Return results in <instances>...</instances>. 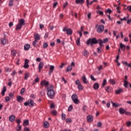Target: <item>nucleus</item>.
Listing matches in <instances>:
<instances>
[{"instance_id": "29", "label": "nucleus", "mask_w": 131, "mask_h": 131, "mask_svg": "<svg viewBox=\"0 0 131 131\" xmlns=\"http://www.w3.org/2000/svg\"><path fill=\"white\" fill-rule=\"evenodd\" d=\"M106 84H107V80H106V79H104L103 81L102 84V88H104V86H105Z\"/></svg>"}, {"instance_id": "39", "label": "nucleus", "mask_w": 131, "mask_h": 131, "mask_svg": "<svg viewBox=\"0 0 131 131\" xmlns=\"http://www.w3.org/2000/svg\"><path fill=\"white\" fill-rule=\"evenodd\" d=\"M16 122L17 124V125H20V123H21V119H18L16 120Z\"/></svg>"}, {"instance_id": "26", "label": "nucleus", "mask_w": 131, "mask_h": 131, "mask_svg": "<svg viewBox=\"0 0 131 131\" xmlns=\"http://www.w3.org/2000/svg\"><path fill=\"white\" fill-rule=\"evenodd\" d=\"M22 128V126L20 125H17L16 127H15V129L16 131H20Z\"/></svg>"}, {"instance_id": "60", "label": "nucleus", "mask_w": 131, "mask_h": 131, "mask_svg": "<svg viewBox=\"0 0 131 131\" xmlns=\"http://www.w3.org/2000/svg\"><path fill=\"white\" fill-rule=\"evenodd\" d=\"M105 91L106 92H107V93H109V86H107L105 87Z\"/></svg>"}, {"instance_id": "23", "label": "nucleus", "mask_w": 131, "mask_h": 131, "mask_svg": "<svg viewBox=\"0 0 131 131\" xmlns=\"http://www.w3.org/2000/svg\"><path fill=\"white\" fill-rule=\"evenodd\" d=\"M72 70V66H68L66 70V72H69V71H71Z\"/></svg>"}, {"instance_id": "33", "label": "nucleus", "mask_w": 131, "mask_h": 131, "mask_svg": "<svg viewBox=\"0 0 131 131\" xmlns=\"http://www.w3.org/2000/svg\"><path fill=\"white\" fill-rule=\"evenodd\" d=\"M128 18H129V15H128V17H124L123 18H120V20L121 21H126V20H127V19H128Z\"/></svg>"}, {"instance_id": "7", "label": "nucleus", "mask_w": 131, "mask_h": 131, "mask_svg": "<svg viewBox=\"0 0 131 131\" xmlns=\"http://www.w3.org/2000/svg\"><path fill=\"white\" fill-rule=\"evenodd\" d=\"M25 106H29V107H33L34 106V101L33 100L29 99L28 102L24 103Z\"/></svg>"}, {"instance_id": "15", "label": "nucleus", "mask_w": 131, "mask_h": 131, "mask_svg": "<svg viewBox=\"0 0 131 131\" xmlns=\"http://www.w3.org/2000/svg\"><path fill=\"white\" fill-rule=\"evenodd\" d=\"M55 69V66H50L49 68V74H51V73H53L54 72V70Z\"/></svg>"}, {"instance_id": "42", "label": "nucleus", "mask_w": 131, "mask_h": 131, "mask_svg": "<svg viewBox=\"0 0 131 131\" xmlns=\"http://www.w3.org/2000/svg\"><path fill=\"white\" fill-rule=\"evenodd\" d=\"M106 14H107V13H109V15L112 13V11L110 9H108L107 10L105 11Z\"/></svg>"}, {"instance_id": "56", "label": "nucleus", "mask_w": 131, "mask_h": 131, "mask_svg": "<svg viewBox=\"0 0 131 131\" xmlns=\"http://www.w3.org/2000/svg\"><path fill=\"white\" fill-rule=\"evenodd\" d=\"M75 84L78 85V84H80V82L79 81V79H77L76 81H75Z\"/></svg>"}, {"instance_id": "13", "label": "nucleus", "mask_w": 131, "mask_h": 131, "mask_svg": "<svg viewBox=\"0 0 131 131\" xmlns=\"http://www.w3.org/2000/svg\"><path fill=\"white\" fill-rule=\"evenodd\" d=\"M15 119H16V117L15 116L12 115L9 116V121H11V122H14Z\"/></svg>"}, {"instance_id": "11", "label": "nucleus", "mask_w": 131, "mask_h": 131, "mask_svg": "<svg viewBox=\"0 0 131 131\" xmlns=\"http://www.w3.org/2000/svg\"><path fill=\"white\" fill-rule=\"evenodd\" d=\"M81 79H82L83 83H84L85 84H86V83L89 82V81L86 79L85 75H83V76L81 77Z\"/></svg>"}, {"instance_id": "31", "label": "nucleus", "mask_w": 131, "mask_h": 131, "mask_svg": "<svg viewBox=\"0 0 131 131\" xmlns=\"http://www.w3.org/2000/svg\"><path fill=\"white\" fill-rule=\"evenodd\" d=\"M61 119L62 120H65V119H66V115H65V114H61Z\"/></svg>"}, {"instance_id": "17", "label": "nucleus", "mask_w": 131, "mask_h": 131, "mask_svg": "<svg viewBox=\"0 0 131 131\" xmlns=\"http://www.w3.org/2000/svg\"><path fill=\"white\" fill-rule=\"evenodd\" d=\"M30 49V45L29 44H26L24 46V50L25 51H28Z\"/></svg>"}, {"instance_id": "64", "label": "nucleus", "mask_w": 131, "mask_h": 131, "mask_svg": "<svg viewBox=\"0 0 131 131\" xmlns=\"http://www.w3.org/2000/svg\"><path fill=\"white\" fill-rule=\"evenodd\" d=\"M38 81H39V78L37 77L35 79V82H38Z\"/></svg>"}, {"instance_id": "14", "label": "nucleus", "mask_w": 131, "mask_h": 131, "mask_svg": "<svg viewBox=\"0 0 131 131\" xmlns=\"http://www.w3.org/2000/svg\"><path fill=\"white\" fill-rule=\"evenodd\" d=\"M17 102H19V103H22L23 102V100H24V98L22 97L21 96H17Z\"/></svg>"}, {"instance_id": "1", "label": "nucleus", "mask_w": 131, "mask_h": 131, "mask_svg": "<svg viewBox=\"0 0 131 131\" xmlns=\"http://www.w3.org/2000/svg\"><path fill=\"white\" fill-rule=\"evenodd\" d=\"M87 45H96L97 43H99L100 45V47H104V45H103V41L102 39H99L98 40H97L96 38H90L89 40H88L86 42Z\"/></svg>"}, {"instance_id": "48", "label": "nucleus", "mask_w": 131, "mask_h": 131, "mask_svg": "<svg viewBox=\"0 0 131 131\" xmlns=\"http://www.w3.org/2000/svg\"><path fill=\"white\" fill-rule=\"evenodd\" d=\"M23 67H24V68H25L26 69H27V68H29V65L28 64L25 63Z\"/></svg>"}, {"instance_id": "54", "label": "nucleus", "mask_w": 131, "mask_h": 131, "mask_svg": "<svg viewBox=\"0 0 131 131\" xmlns=\"http://www.w3.org/2000/svg\"><path fill=\"white\" fill-rule=\"evenodd\" d=\"M24 131H30V129H29V128H28L27 127H25L24 128Z\"/></svg>"}, {"instance_id": "52", "label": "nucleus", "mask_w": 131, "mask_h": 131, "mask_svg": "<svg viewBox=\"0 0 131 131\" xmlns=\"http://www.w3.org/2000/svg\"><path fill=\"white\" fill-rule=\"evenodd\" d=\"M117 11L118 13L120 14V6L117 7Z\"/></svg>"}, {"instance_id": "51", "label": "nucleus", "mask_w": 131, "mask_h": 131, "mask_svg": "<svg viewBox=\"0 0 131 131\" xmlns=\"http://www.w3.org/2000/svg\"><path fill=\"white\" fill-rule=\"evenodd\" d=\"M102 47L100 46V47L97 48V52L99 54H100V53H101V52H102V51H101V49H102L101 48Z\"/></svg>"}, {"instance_id": "58", "label": "nucleus", "mask_w": 131, "mask_h": 131, "mask_svg": "<svg viewBox=\"0 0 131 131\" xmlns=\"http://www.w3.org/2000/svg\"><path fill=\"white\" fill-rule=\"evenodd\" d=\"M109 40L108 38H105L103 39V41H102V43L103 42H107V41Z\"/></svg>"}, {"instance_id": "38", "label": "nucleus", "mask_w": 131, "mask_h": 131, "mask_svg": "<svg viewBox=\"0 0 131 131\" xmlns=\"http://www.w3.org/2000/svg\"><path fill=\"white\" fill-rule=\"evenodd\" d=\"M14 4V2H13V0H10L9 2V7H12L13 6V4Z\"/></svg>"}, {"instance_id": "50", "label": "nucleus", "mask_w": 131, "mask_h": 131, "mask_svg": "<svg viewBox=\"0 0 131 131\" xmlns=\"http://www.w3.org/2000/svg\"><path fill=\"white\" fill-rule=\"evenodd\" d=\"M47 47H49V45L47 43H45L43 45V48L44 49H47Z\"/></svg>"}, {"instance_id": "55", "label": "nucleus", "mask_w": 131, "mask_h": 131, "mask_svg": "<svg viewBox=\"0 0 131 131\" xmlns=\"http://www.w3.org/2000/svg\"><path fill=\"white\" fill-rule=\"evenodd\" d=\"M50 107L51 109H54V108H55V104L54 103H51L50 105Z\"/></svg>"}, {"instance_id": "49", "label": "nucleus", "mask_w": 131, "mask_h": 131, "mask_svg": "<svg viewBox=\"0 0 131 131\" xmlns=\"http://www.w3.org/2000/svg\"><path fill=\"white\" fill-rule=\"evenodd\" d=\"M90 78H91V79H92V80H93V81H96V79L95 78L94 76H93V75H91L90 76Z\"/></svg>"}, {"instance_id": "22", "label": "nucleus", "mask_w": 131, "mask_h": 131, "mask_svg": "<svg viewBox=\"0 0 131 131\" xmlns=\"http://www.w3.org/2000/svg\"><path fill=\"white\" fill-rule=\"evenodd\" d=\"M75 3L78 4H84V0H75Z\"/></svg>"}, {"instance_id": "53", "label": "nucleus", "mask_w": 131, "mask_h": 131, "mask_svg": "<svg viewBox=\"0 0 131 131\" xmlns=\"http://www.w3.org/2000/svg\"><path fill=\"white\" fill-rule=\"evenodd\" d=\"M127 10L129 12H131V5L127 7Z\"/></svg>"}, {"instance_id": "36", "label": "nucleus", "mask_w": 131, "mask_h": 131, "mask_svg": "<svg viewBox=\"0 0 131 131\" xmlns=\"http://www.w3.org/2000/svg\"><path fill=\"white\" fill-rule=\"evenodd\" d=\"M83 88H82V85L81 84H79L78 85V89L79 90V91H81V90H83Z\"/></svg>"}, {"instance_id": "28", "label": "nucleus", "mask_w": 131, "mask_h": 131, "mask_svg": "<svg viewBox=\"0 0 131 131\" xmlns=\"http://www.w3.org/2000/svg\"><path fill=\"white\" fill-rule=\"evenodd\" d=\"M125 112V110H124V109H123V108H120L119 109V113H120V114H124Z\"/></svg>"}, {"instance_id": "35", "label": "nucleus", "mask_w": 131, "mask_h": 131, "mask_svg": "<svg viewBox=\"0 0 131 131\" xmlns=\"http://www.w3.org/2000/svg\"><path fill=\"white\" fill-rule=\"evenodd\" d=\"M83 56H86L88 55H89V52L86 50H84L83 52Z\"/></svg>"}, {"instance_id": "8", "label": "nucleus", "mask_w": 131, "mask_h": 131, "mask_svg": "<svg viewBox=\"0 0 131 131\" xmlns=\"http://www.w3.org/2000/svg\"><path fill=\"white\" fill-rule=\"evenodd\" d=\"M50 83H49V81L46 80H43L42 81H40V84L42 86H45V88H49V84Z\"/></svg>"}, {"instance_id": "40", "label": "nucleus", "mask_w": 131, "mask_h": 131, "mask_svg": "<svg viewBox=\"0 0 131 131\" xmlns=\"http://www.w3.org/2000/svg\"><path fill=\"white\" fill-rule=\"evenodd\" d=\"M11 70H11L9 68H5V71H6V72H11Z\"/></svg>"}, {"instance_id": "16", "label": "nucleus", "mask_w": 131, "mask_h": 131, "mask_svg": "<svg viewBox=\"0 0 131 131\" xmlns=\"http://www.w3.org/2000/svg\"><path fill=\"white\" fill-rule=\"evenodd\" d=\"M86 119H87V121L88 122H92V121H93V116L89 115L87 117Z\"/></svg>"}, {"instance_id": "2", "label": "nucleus", "mask_w": 131, "mask_h": 131, "mask_svg": "<svg viewBox=\"0 0 131 131\" xmlns=\"http://www.w3.org/2000/svg\"><path fill=\"white\" fill-rule=\"evenodd\" d=\"M47 95L49 99H54L55 97V91H54V86L50 85L47 87Z\"/></svg>"}, {"instance_id": "19", "label": "nucleus", "mask_w": 131, "mask_h": 131, "mask_svg": "<svg viewBox=\"0 0 131 131\" xmlns=\"http://www.w3.org/2000/svg\"><path fill=\"white\" fill-rule=\"evenodd\" d=\"M121 93H123V89H119L116 91V94H117V95H119V94H121Z\"/></svg>"}, {"instance_id": "9", "label": "nucleus", "mask_w": 131, "mask_h": 131, "mask_svg": "<svg viewBox=\"0 0 131 131\" xmlns=\"http://www.w3.org/2000/svg\"><path fill=\"white\" fill-rule=\"evenodd\" d=\"M4 37L1 38V43L2 45H6V43H8V42H9V41H8V39H7V38H6V35L4 34Z\"/></svg>"}, {"instance_id": "37", "label": "nucleus", "mask_w": 131, "mask_h": 131, "mask_svg": "<svg viewBox=\"0 0 131 131\" xmlns=\"http://www.w3.org/2000/svg\"><path fill=\"white\" fill-rule=\"evenodd\" d=\"M66 121L67 123H70V122H72V120L70 118H67L66 119Z\"/></svg>"}, {"instance_id": "47", "label": "nucleus", "mask_w": 131, "mask_h": 131, "mask_svg": "<svg viewBox=\"0 0 131 131\" xmlns=\"http://www.w3.org/2000/svg\"><path fill=\"white\" fill-rule=\"evenodd\" d=\"M38 41H35V40L32 42V45L34 48H36V42H37Z\"/></svg>"}, {"instance_id": "10", "label": "nucleus", "mask_w": 131, "mask_h": 131, "mask_svg": "<svg viewBox=\"0 0 131 131\" xmlns=\"http://www.w3.org/2000/svg\"><path fill=\"white\" fill-rule=\"evenodd\" d=\"M34 38L35 41H38V40L40 39V35H39V34L38 33H35L34 34Z\"/></svg>"}, {"instance_id": "25", "label": "nucleus", "mask_w": 131, "mask_h": 131, "mask_svg": "<svg viewBox=\"0 0 131 131\" xmlns=\"http://www.w3.org/2000/svg\"><path fill=\"white\" fill-rule=\"evenodd\" d=\"M6 91H7V87L4 86L3 87V90L2 91V96H4L5 95V93H6Z\"/></svg>"}, {"instance_id": "59", "label": "nucleus", "mask_w": 131, "mask_h": 131, "mask_svg": "<svg viewBox=\"0 0 131 131\" xmlns=\"http://www.w3.org/2000/svg\"><path fill=\"white\" fill-rule=\"evenodd\" d=\"M131 124V122L130 121H128L126 122V125L127 126H130Z\"/></svg>"}, {"instance_id": "63", "label": "nucleus", "mask_w": 131, "mask_h": 131, "mask_svg": "<svg viewBox=\"0 0 131 131\" xmlns=\"http://www.w3.org/2000/svg\"><path fill=\"white\" fill-rule=\"evenodd\" d=\"M30 98H32V99H35V95L34 94H31L30 95Z\"/></svg>"}, {"instance_id": "32", "label": "nucleus", "mask_w": 131, "mask_h": 131, "mask_svg": "<svg viewBox=\"0 0 131 131\" xmlns=\"http://www.w3.org/2000/svg\"><path fill=\"white\" fill-rule=\"evenodd\" d=\"M76 43L77 46H80V38L78 37L76 40Z\"/></svg>"}, {"instance_id": "44", "label": "nucleus", "mask_w": 131, "mask_h": 131, "mask_svg": "<svg viewBox=\"0 0 131 131\" xmlns=\"http://www.w3.org/2000/svg\"><path fill=\"white\" fill-rule=\"evenodd\" d=\"M86 109H88V106L86 105H83L82 106V111H84V112H85V111L86 110Z\"/></svg>"}, {"instance_id": "34", "label": "nucleus", "mask_w": 131, "mask_h": 131, "mask_svg": "<svg viewBox=\"0 0 131 131\" xmlns=\"http://www.w3.org/2000/svg\"><path fill=\"white\" fill-rule=\"evenodd\" d=\"M57 111H56V110H53L51 112V114L52 115L56 116V115H57Z\"/></svg>"}, {"instance_id": "46", "label": "nucleus", "mask_w": 131, "mask_h": 131, "mask_svg": "<svg viewBox=\"0 0 131 131\" xmlns=\"http://www.w3.org/2000/svg\"><path fill=\"white\" fill-rule=\"evenodd\" d=\"M72 109H73V106L72 105H70L68 107V111H72Z\"/></svg>"}, {"instance_id": "24", "label": "nucleus", "mask_w": 131, "mask_h": 131, "mask_svg": "<svg viewBox=\"0 0 131 131\" xmlns=\"http://www.w3.org/2000/svg\"><path fill=\"white\" fill-rule=\"evenodd\" d=\"M11 54L12 56H13V57H15L16 54H17V51L15 50H13L11 51Z\"/></svg>"}, {"instance_id": "3", "label": "nucleus", "mask_w": 131, "mask_h": 131, "mask_svg": "<svg viewBox=\"0 0 131 131\" xmlns=\"http://www.w3.org/2000/svg\"><path fill=\"white\" fill-rule=\"evenodd\" d=\"M25 20L23 18L18 19V24L16 25L15 30L17 31L22 28V26H25Z\"/></svg>"}, {"instance_id": "30", "label": "nucleus", "mask_w": 131, "mask_h": 131, "mask_svg": "<svg viewBox=\"0 0 131 131\" xmlns=\"http://www.w3.org/2000/svg\"><path fill=\"white\" fill-rule=\"evenodd\" d=\"M43 126H44V127H45L46 128H48V127H49V122H45L44 123H43Z\"/></svg>"}, {"instance_id": "21", "label": "nucleus", "mask_w": 131, "mask_h": 131, "mask_svg": "<svg viewBox=\"0 0 131 131\" xmlns=\"http://www.w3.org/2000/svg\"><path fill=\"white\" fill-rule=\"evenodd\" d=\"M99 88V83H95L93 85V88L94 89V90H98Z\"/></svg>"}, {"instance_id": "57", "label": "nucleus", "mask_w": 131, "mask_h": 131, "mask_svg": "<svg viewBox=\"0 0 131 131\" xmlns=\"http://www.w3.org/2000/svg\"><path fill=\"white\" fill-rule=\"evenodd\" d=\"M97 13L99 14V15H103L104 14V12H103L102 11H97Z\"/></svg>"}, {"instance_id": "6", "label": "nucleus", "mask_w": 131, "mask_h": 131, "mask_svg": "<svg viewBox=\"0 0 131 131\" xmlns=\"http://www.w3.org/2000/svg\"><path fill=\"white\" fill-rule=\"evenodd\" d=\"M71 99L75 104H78L79 102V100H78V98L76 94H73L71 96Z\"/></svg>"}, {"instance_id": "41", "label": "nucleus", "mask_w": 131, "mask_h": 131, "mask_svg": "<svg viewBox=\"0 0 131 131\" xmlns=\"http://www.w3.org/2000/svg\"><path fill=\"white\" fill-rule=\"evenodd\" d=\"M25 93V88H22L20 91V95H23Z\"/></svg>"}, {"instance_id": "4", "label": "nucleus", "mask_w": 131, "mask_h": 131, "mask_svg": "<svg viewBox=\"0 0 131 131\" xmlns=\"http://www.w3.org/2000/svg\"><path fill=\"white\" fill-rule=\"evenodd\" d=\"M95 28H97L96 31L98 33H102V32L104 31V27L102 25H100L99 26L98 25H96L95 26Z\"/></svg>"}, {"instance_id": "20", "label": "nucleus", "mask_w": 131, "mask_h": 131, "mask_svg": "<svg viewBox=\"0 0 131 131\" xmlns=\"http://www.w3.org/2000/svg\"><path fill=\"white\" fill-rule=\"evenodd\" d=\"M24 126H26V125H29V120H25L23 122Z\"/></svg>"}, {"instance_id": "43", "label": "nucleus", "mask_w": 131, "mask_h": 131, "mask_svg": "<svg viewBox=\"0 0 131 131\" xmlns=\"http://www.w3.org/2000/svg\"><path fill=\"white\" fill-rule=\"evenodd\" d=\"M29 73H26L25 74V79H27V78H28V77H29Z\"/></svg>"}, {"instance_id": "45", "label": "nucleus", "mask_w": 131, "mask_h": 131, "mask_svg": "<svg viewBox=\"0 0 131 131\" xmlns=\"http://www.w3.org/2000/svg\"><path fill=\"white\" fill-rule=\"evenodd\" d=\"M110 82L111 83V84H115V81L114 80L111 79H110Z\"/></svg>"}, {"instance_id": "18", "label": "nucleus", "mask_w": 131, "mask_h": 131, "mask_svg": "<svg viewBox=\"0 0 131 131\" xmlns=\"http://www.w3.org/2000/svg\"><path fill=\"white\" fill-rule=\"evenodd\" d=\"M120 49L122 50V51H125V46L124 45H123L122 43H120Z\"/></svg>"}, {"instance_id": "27", "label": "nucleus", "mask_w": 131, "mask_h": 131, "mask_svg": "<svg viewBox=\"0 0 131 131\" xmlns=\"http://www.w3.org/2000/svg\"><path fill=\"white\" fill-rule=\"evenodd\" d=\"M128 84V82H127V81L125 79H124V88H127V85Z\"/></svg>"}, {"instance_id": "12", "label": "nucleus", "mask_w": 131, "mask_h": 131, "mask_svg": "<svg viewBox=\"0 0 131 131\" xmlns=\"http://www.w3.org/2000/svg\"><path fill=\"white\" fill-rule=\"evenodd\" d=\"M44 64L42 62H40L38 65V72H41V69L43 68Z\"/></svg>"}, {"instance_id": "61", "label": "nucleus", "mask_w": 131, "mask_h": 131, "mask_svg": "<svg viewBox=\"0 0 131 131\" xmlns=\"http://www.w3.org/2000/svg\"><path fill=\"white\" fill-rule=\"evenodd\" d=\"M113 106H114V107H118L119 105L116 104V103H113Z\"/></svg>"}, {"instance_id": "62", "label": "nucleus", "mask_w": 131, "mask_h": 131, "mask_svg": "<svg viewBox=\"0 0 131 131\" xmlns=\"http://www.w3.org/2000/svg\"><path fill=\"white\" fill-rule=\"evenodd\" d=\"M29 63V60L27 59L25 60V64H28Z\"/></svg>"}, {"instance_id": "5", "label": "nucleus", "mask_w": 131, "mask_h": 131, "mask_svg": "<svg viewBox=\"0 0 131 131\" xmlns=\"http://www.w3.org/2000/svg\"><path fill=\"white\" fill-rule=\"evenodd\" d=\"M62 31H63V32H66V33L68 35H71V34H72V33H73L72 30H71V29H68L67 26H65L63 28Z\"/></svg>"}]
</instances>
